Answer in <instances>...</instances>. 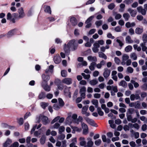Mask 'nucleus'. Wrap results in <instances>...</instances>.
Listing matches in <instances>:
<instances>
[{
  "instance_id": "18",
  "label": "nucleus",
  "mask_w": 147,
  "mask_h": 147,
  "mask_svg": "<svg viewBox=\"0 0 147 147\" xmlns=\"http://www.w3.org/2000/svg\"><path fill=\"white\" fill-rule=\"evenodd\" d=\"M88 105H86L84 106L82 109V114H85L87 111L88 109Z\"/></svg>"
},
{
  "instance_id": "53",
  "label": "nucleus",
  "mask_w": 147,
  "mask_h": 147,
  "mask_svg": "<svg viewBox=\"0 0 147 147\" xmlns=\"http://www.w3.org/2000/svg\"><path fill=\"white\" fill-rule=\"evenodd\" d=\"M29 127V125L28 123L26 122L25 123V129L26 130H28Z\"/></svg>"
},
{
  "instance_id": "59",
  "label": "nucleus",
  "mask_w": 147,
  "mask_h": 147,
  "mask_svg": "<svg viewBox=\"0 0 147 147\" xmlns=\"http://www.w3.org/2000/svg\"><path fill=\"white\" fill-rule=\"evenodd\" d=\"M137 19L139 21H142L143 19V17L142 15H138L137 16Z\"/></svg>"
},
{
  "instance_id": "50",
  "label": "nucleus",
  "mask_w": 147,
  "mask_h": 147,
  "mask_svg": "<svg viewBox=\"0 0 147 147\" xmlns=\"http://www.w3.org/2000/svg\"><path fill=\"white\" fill-rule=\"evenodd\" d=\"M127 71L129 73H131L133 72L134 69L131 67H129L127 68Z\"/></svg>"
},
{
  "instance_id": "28",
  "label": "nucleus",
  "mask_w": 147,
  "mask_h": 147,
  "mask_svg": "<svg viewBox=\"0 0 147 147\" xmlns=\"http://www.w3.org/2000/svg\"><path fill=\"white\" fill-rule=\"evenodd\" d=\"M96 63L93 62L91 63L90 65L89 66V68L90 69L91 71H93L94 69V66L96 65Z\"/></svg>"
},
{
  "instance_id": "61",
  "label": "nucleus",
  "mask_w": 147,
  "mask_h": 147,
  "mask_svg": "<svg viewBox=\"0 0 147 147\" xmlns=\"http://www.w3.org/2000/svg\"><path fill=\"white\" fill-rule=\"evenodd\" d=\"M18 141L20 143H24L25 142L26 140L24 138H20L19 139Z\"/></svg>"
},
{
  "instance_id": "8",
  "label": "nucleus",
  "mask_w": 147,
  "mask_h": 147,
  "mask_svg": "<svg viewBox=\"0 0 147 147\" xmlns=\"http://www.w3.org/2000/svg\"><path fill=\"white\" fill-rule=\"evenodd\" d=\"M17 30V29L16 28H14L10 30L8 32L7 34V37L9 38L11 37L15 34L16 31Z\"/></svg>"
},
{
  "instance_id": "36",
  "label": "nucleus",
  "mask_w": 147,
  "mask_h": 147,
  "mask_svg": "<svg viewBox=\"0 0 147 147\" xmlns=\"http://www.w3.org/2000/svg\"><path fill=\"white\" fill-rule=\"evenodd\" d=\"M81 74L85 79H88L90 77V75L89 74L86 75L84 73H82Z\"/></svg>"
},
{
  "instance_id": "29",
  "label": "nucleus",
  "mask_w": 147,
  "mask_h": 147,
  "mask_svg": "<svg viewBox=\"0 0 147 147\" xmlns=\"http://www.w3.org/2000/svg\"><path fill=\"white\" fill-rule=\"evenodd\" d=\"M98 82V81L96 79H93L90 80V84L92 85H96Z\"/></svg>"
},
{
  "instance_id": "23",
  "label": "nucleus",
  "mask_w": 147,
  "mask_h": 147,
  "mask_svg": "<svg viewBox=\"0 0 147 147\" xmlns=\"http://www.w3.org/2000/svg\"><path fill=\"white\" fill-rule=\"evenodd\" d=\"M48 103L45 102H42L40 103V105L41 107L44 109H46V108L48 105Z\"/></svg>"
},
{
  "instance_id": "26",
  "label": "nucleus",
  "mask_w": 147,
  "mask_h": 147,
  "mask_svg": "<svg viewBox=\"0 0 147 147\" xmlns=\"http://www.w3.org/2000/svg\"><path fill=\"white\" fill-rule=\"evenodd\" d=\"M97 111L98 115L100 116H102L103 115L104 113L103 111H102L101 108L100 107L98 108Z\"/></svg>"
},
{
  "instance_id": "60",
  "label": "nucleus",
  "mask_w": 147,
  "mask_h": 147,
  "mask_svg": "<svg viewBox=\"0 0 147 147\" xmlns=\"http://www.w3.org/2000/svg\"><path fill=\"white\" fill-rule=\"evenodd\" d=\"M147 126L146 124H144L142 126V129L143 131H145L147 129Z\"/></svg>"
},
{
  "instance_id": "31",
  "label": "nucleus",
  "mask_w": 147,
  "mask_h": 147,
  "mask_svg": "<svg viewBox=\"0 0 147 147\" xmlns=\"http://www.w3.org/2000/svg\"><path fill=\"white\" fill-rule=\"evenodd\" d=\"M94 18V16H91L88 18L86 21L85 23H91V22L93 20Z\"/></svg>"
},
{
  "instance_id": "42",
  "label": "nucleus",
  "mask_w": 147,
  "mask_h": 147,
  "mask_svg": "<svg viewBox=\"0 0 147 147\" xmlns=\"http://www.w3.org/2000/svg\"><path fill=\"white\" fill-rule=\"evenodd\" d=\"M115 5L113 3H111L108 6V8L109 9L112 10L115 7Z\"/></svg>"
},
{
  "instance_id": "24",
  "label": "nucleus",
  "mask_w": 147,
  "mask_h": 147,
  "mask_svg": "<svg viewBox=\"0 0 147 147\" xmlns=\"http://www.w3.org/2000/svg\"><path fill=\"white\" fill-rule=\"evenodd\" d=\"M125 40L127 42L129 43H131L133 42V40H131V37L129 36H126Z\"/></svg>"
},
{
  "instance_id": "12",
  "label": "nucleus",
  "mask_w": 147,
  "mask_h": 147,
  "mask_svg": "<svg viewBox=\"0 0 147 147\" xmlns=\"http://www.w3.org/2000/svg\"><path fill=\"white\" fill-rule=\"evenodd\" d=\"M53 60L54 62L55 63L59 64L61 62V59L59 55H56L54 56Z\"/></svg>"
},
{
  "instance_id": "41",
  "label": "nucleus",
  "mask_w": 147,
  "mask_h": 147,
  "mask_svg": "<svg viewBox=\"0 0 147 147\" xmlns=\"http://www.w3.org/2000/svg\"><path fill=\"white\" fill-rule=\"evenodd\" d=\"M90 140H89L87 143V146L89 147H92L93 144V142H92L91 139H90Z\"/></svg>"
},
{
  "instance_id": "9",
  "label": "nucleus",
  "mask_w": 147,
  "mask_h": 147,
  "mask_svg": "<svg viewBox=\"0 0 147 147\" xmlns=\"http://www.w3.org/2000/svg\"><path fill=\"white\" fill-rule=\"evenodd\" d=\"M42 120L43 124L46 125L50 122V121L48 120V117L45 116L43 115L42 118Z\"/></svg>"
},
{
  "instance_id": "62",
  "label": "nucleus",
  "mask_w": 147,
  "mask_h": 147,
  "mask_svg": "<svg viewBox=\"0 0 147 147\" xmlns=\"http://www.w3.org/2000/svg\"><path fill=\"white\" fill-rule=\"evenodd\" d=\"M12 16L10 13H8L7 15V20H10L11 19Z\"/></svg>"
},
{
  "instance_id": "14",
  "label": "nucleus",
  "mask_w": 147,
  "mask_h": 147,
  "mask_svg": "<svg viewBox=\"0 0 147 147\" xmlns=\"http://www.w3.org/2000/svg\"><path fill=\"white\" fill-rule=\"evenodd\" d=\"M128 11L130 12L131 16L133 17H135L137 13L136 10H132L130 8L128 9Z\"/></svg>"
},
{
  "instance_id": "4",
  "label": "nucleus",
  "mask_w": 147,
  "mask_h": 147,
  "mask_svg": "<svg viewBox=\"0 0 147 147\" xmlns=\"http://www.w3.org/2000/svg\"><path fill=\"white\" fill-rule=\"evenodd\" d=\"M70 22L73 26H76L78 24V21L76 18L72 16L70 17Z\"/></svg>"
},
{
  "instance_id": "7",
  "label": "nucleus",
  "mask_w": 147,
  "mask_h": 147,
  "mask_svg": "<svg viewBox=\"0 0 147 147\" xmlns=\"http://www.w3.org/2000/svg\"><path fill=\"white\" fill-rule=\"evenodd\" d=\"M111 73V70L108 69L107 68H105L104 69V71L103 73V76L105 78L109 77Z\"/></svg>"
},
{
  "instance_id": "17",
  "label": "nucleus",
  "mask_w": 147,
  "mask_h": 147,
  "mask_svg": "<svg viewBox=\"0 0 147 147\" xmlns=\"http://www.w3.org/2000/svg\"><path fill=\"white\" fill-rule=\"evenodd\" d=\"M46 97L45 93L43 92H41L38 95V97L39 99H41L45 98Z\"/></svg>"
},
{
  "instance_id": "54",
  "label": "nucleus",
  "mask_w": 147,
  "mask_h": 147,
  "mask_svg": "<svg viewBox=\"0 0 147 147\" xmlns=\"http://www.w3.org/2000/svg\"><path fill=\"white\" fill-rule=\"evenodd\" d=\"M133 0H125L123 2L127 4H129L133 2Z\"/></svg>"
},
{
  "instance_id": "27",
  "label": "nucleus",
  "mask_w": 147,
  "mask_h": 147,
  "mask_svg": "<svg viewBox=\"0 0 147 147\" xmlns=\"http://www.w3.org/2000/svg\"><path fill=\"white\" fill-rule=\"evenodd\" d=\"M61 74L62 77H66L67 76V71L65 70H61Z\"/></svg>"
},
{
  "instance_id": "30",
  "label": "nucleus",
  "mask_w": 147,
  "mask_h": 147,
  "mask_svg": "<svg viewBox=\"0 0 147 147\" xmlns=\"http://www.w3.org/2000/svg\"><path fill=\"white\" fill-rule=\"evenodd\" d=\"M142 40L144 43H146L147 42V34H145L142 36Z\"/></svg>"
},
{
  "instance_id": "39",
  "label": "nucleus",
  "mask_w": 147,
  "mask_h": 147,
  "mask_svg": "<svg viewBox=\"0 0 147 147\" xmlns=\"http://www.w3.org/2000/svg\"><path fill=\"white\" fill-rule=\"evenodd\" d=\"M81 125L83 129H88L87 125L84 122H82Z\"/></svg>"
},
{
  "instance_id": "25",
  "label": "nucleus",
  "mask_w": 147,
  "mask_h": 147,
  "mask_svg": "<svg viewBox=\"0 0 147 147\" xmlns=\"http://www.w3.org/2000/svg\"><path fill=\"white\" fill-rule=\"evenodd\" d=\"M58 102L60 107H62L64 105L65 103L62 98H59Z\"/></svg>"
},
{
  "instance_id": "55",
  "label": "nucleus",
  "mask_w": 147,
  "mask_h": 147,
  "mask_svg": "<svg viewBox=\"0 0 147 147\" xmlns=\"http://www.w3.org/2000/svg\"><path fill=\"white\" fill-rule=\"evenodd\" d=\"M126 116L127 117V120L129 121H131L132 119V117L131 115H127V114Z\"/></svg>"
},
{
  "instance_id": "2",
  "label": "nucleus",
  "mask_w": 147,
  "mask_h": 147,
  "mask_svg": "<svg viewBox=\"0 0 147 147\" xmlns=\"http://www.w3.org/2000/svg\"><path fill=\"white\" fill-rule=\"evenodd\" d=\"M42 79L41 84H48V82L49 80L50 77L49 75H46L43 74L42 75Z\"/></svg>"
},
{
  "instance_id": "40",
  "label": "nucleus",
  "mask_w": 147,
  "mask_h": 147,
  "mask_svg": "<svg viewBox=\"0 0 147 147\" xmlns=\"http://www.w3.org/2000/svg\"><path fill=\"white\" fill-rule=\"evenodd\" d=\"M65 137V135L61 134L58 137L57 139L59 140H63L64 139Z\"/></svg>"
},
{
  "instance_id": "46",
  "label": "nucleus",
  "mask_w": 147,
  "mask_h": 147,
  "mask_svg": "<svg viewBox=\"0 0 147 147\" xmlns=\"http://www.w3.org/2000/svg\"><path fill=\"white\" fill-rule=\"evenodd\" d=\"M131 82L132 83H134V86L135 88H136L139 86V84L137 82H135V81L131 80Z\"/></svg>"
},
{
  "instance_id": "5",
  "label": "nucleus",
  "mask_w": 147,
  "mask_h": 147,
  "mask_svg": "<svg viewBox=\"0 0 147 147\" xmlns=\"http://www.w3.org/2000/svg\"><path fill=\"white\" fill-rule=\"evenodd\" d=\"M72 41L73 42L72 43V44H70L69 45L70 46V47H72L71 48L72 51H74L77 49L78 45L77 43H75L76 40L75 39L71 40L69 41Z\"/></svg>"
},
{
  "instance_id": "34",
  "label": "nucleus",
  "mask_w": 147,
  "mask_h": 147,
  "mask_svg": "<svg viewBox=\"0 0 147 147\" xmlns=\"http://www.w3.org/2000/svg\"><path fill=\"white\" fill-rule=\"evenodd\" d=\"M102 23V20H100L97 21L96 22L95 24L96 26L97 27H98L99 26H100Z\"/></svg>"
},
{
  "instance_id": "19",
  "label": "nucleus",
  "mask_w": 147,
  "mask_h": 147,
  "mask_svg": "<svg viewBox=\"0 0 147 147\" xmlns=\"http://www.w3.org/2000/svg\"><path fill=\"white\" fill-rule=\"evenodd\" d=\"M46 139V136H42L40 139V144L43 145L44 144L45 142Z\"/></svg>"
},
{
  "instance_id": "16",
  "label": "nucleus",
  "mask_w": 147,
  "mask_h": 147,
  "mask_svg": "<svg viewBox=\"0 0 147 147\" xmlns=\"http://www.w3.org/2000/svg\"><path fill=\"white\" fill-rule=\"evenodd\" d=\"M143 31V28L137 27L135 29V33L138 34H141Z\"/></svg>"
},
{
  "instance_id": "33",
  "label": "nucleus",
  "mask_w": 147,
  "mask_h": 147,
  "mask_svg": "<svg viewBox=\"0 0 147 147\" xmlns=\"http://www.w3.org/2000/svg\"><path fill=\"white\" fill-rule=\"evenodd\" d=\"M132 49V46L131 45H128L125 48V50L126 52H128L131 51Z\"/></svg>"
},
{
  "instance_id": "22",
  "label": "nucleus",
  "mask_w": 147,
  "mask_h": 147,
  "mask_svg": "<svg viewBox=\"0 0 147 147\" xmlns=\"http://www.w3.org/2000/svg\"><path fill=\"white\" fill-rule=\"evenodd\" d=\"M123 16L126 21H128L130 17V15L127 13H124L123 15Z\"/></svg>"
},
{
  "instance_id": "15",
  "label": "nucleus",
  "mask_w": 147,
  "mask_h": 147,
  "mask_svg": "<svg viewBox=\"0 0 147 147\" xmlns=\"http://www.w3.org/2000/svg\"><path fill=\"white\" fill-rule=\"evenodd\" d=\"M12 142V141L9 138H7L5 143L3 144V147H7V146L10 144Z\"/></svg>"
},
{
  "instance_id": "56",
  "label": "nucleus",
  "mask_w": 147,
  "mask_h": 147,
  "mask_svg": "<svg viewBox=\"0 0 147 147\" xmlns=\"http://www.w3.org/2000/svg\"><path fill=\"white\" fill-rule=\"evenodd\" d=\"M115 123L116 124L119 125L121 123V120L119 119H117L115 120Z\"/></svg>"
},
{
  "instance_id": "47",
  "label": "nucleus",
  "mask_w": 147,
  "mask_h": 147,
  "mask_svg": "<svg viewBox=\"0 0 147 147\" xmlns=\"http://www.w3.org/2000/svg\"><path fill=\"white\" fill-rule=\"evenodd\" d=\"M101 142V140L100 139H98L95 141V144L96 146H99Z\"/></svg>"
},
{
  "instance_id": "37",
  "label": "nucleus",
  "mask_w": 147,
  "mask_h": 147,
  "mask_svg": "<svg viewBox=\"0 0 147 147\" xmlns=\"http://www.w3.org/2000/svg\"><path fill=\"white\" fill-rule=\"evenodd\" d=\"M146 43H142L140 45L142 47V49L143 51H144L147 49V47L145 46Z\"/></svg>"
},
{
  "instance_id": "21",
  "label": "nucleus",
  "mask_w": 147,
  "mask_h": 147,
  "mask_svg": "<svg viewBox=\"0 0 147 147\" xmlns=\"http://www.w3.org/2000/svg\"><path fill=\"white\" fill-rule=\"evenodd\" d=\"M119 85L122 86L124 88H126L127 86V84L125 81L122 80L120 82Z\"/></svg>"
},
{
  "instance_id": "63",
  "label": "nucleus",
  "mask_w": 147,
  "mask_h": 147,
  "mask_svg": "<svg viewBox=\"0 0 147 147\" xmlns=\"http://www.w3.org/2000/svg\"><path fill=\"white\" fill-rule=\"evenodd\" d=\"M96 30V29H91L89 32V34H93L95 32Z\"/></svg>"
},
{
  "instance_id": "52",
  "label": "nucleus",
  "mask_w": 147,
  "mask_h": 147,
  "mask_svg": "<svg viewBox=\"0 0 147 147\" xmlns=\"http://www.w3.org/2000/svg\"><path fill=\"white\" fill-rule=\"evenodd\" d=\"M117 42L119 43V45L120 46L122 47L123 45L124 44L122 41L119 39H117L116 40Z\"/></svg>"
},
{
  "instance_id": "6",
  "label": "nucleus",
  "mask_w": 147,
  "mask_h": 147,
  "mask_svg": "<svg viewBox=\"0 0 147 147\" xmlns=\"http://www.w3.org/2000/svg\"><path fill=\"white\" fill-rule=\"evenodd\" d=\"M18 12L19 14L18 16L19 18H22L24 17L25 14L24 12L23 8L22 7H21L18 9Z\"/></svg>"
},
{
  "instance_id": "48",
  "label": "nucleus",
  "mask_w": 147,
  "mask_h": 147,
  "mask_svg": "<svg viewBox=\"0 0 147 147\" xmlns=\"http://www.w3.org/2000/svg\"><path fill=\"white\" fill-rule=\"evenodd\" d=\"M123 60L124 61H126L129 58V56L126 54H124L123 56Z\"/></svg>"
},
{
  "instance_id": "44",
  "label": "nucleus",
  "mask_w": 147,
  "mask_h": 147,
  "mask_svg": "<svg viewBox=\"0 0 147 147\" xmlns=\"http://www.w3.org/2000/svg\"><path fill=\"white\" fill-rule=\"evenodd\" d=\"M59 106H58L57 104H55L53 105V107L54 109L56 110H58L60 108Z\"/></svg>"
},
{
  "instance_id": "38",
  "label": "nucleus",
  "mask_w": 147,
  "mask_h": 147,
  "mask_svg": "<svg viewBox=\"0 0 147 147\" xmlns=\"http://www.w3.org/2000/svg\"><path fill=\"white\" fill-rule=\"evenodd\" d=\"M142 89L144 91L147 90V83H144L141 86Z\"/></svg>"
},
{
  "instance_id": "64",
  "label": "nucleus",
  "mask_w": 147,
  "mask_h": 147,
  "mask_svg": "<svg viewBox=\"0 0 147 147\" xmlns=\"http://www.w3.org/2000/svg\"><path fill=\"white\" fill-rule=\"evenodd\" d=\"M19 145L18 143L16 142H14L12 145L13 147H18Z\"/></svg>"
},
{
  "instance_id": "58",
  "label": "nucleus",
  "mask_w": 147,
  "mask_h": 147,
  "mask_svg": "<svg viewBox=\"0 0 147 147\" xmlns=\"http://www.w3.org/2000/svg\"><path fill=\"white\" fill-rule=\"evenodd\" d=\"M121 28L119 26H117L115 28V30L117 32H120L121 31Z\"/></svg>"
},
{
  "instance_id": "51",
  "label": "nucleus",
  "mask_w": 147,
  "mask_h": 147,
  "mask_svg": "<svg viewBox=\"0 0 147 147\" xmlns=\"http://www.w3.org/2000/svg\"><path fill=\"white\" fill-rule=\"evenodd\" d=\"M60 81L59 79H55L54 82L55 84L57 86L60 85Z\"/></svg>"
},
{
  "instance_id": "57",
  "label": "nucleus",
  "mask_w": 147,
  "mask_h": 147,
  "mask_svg": "<svg viewBox=\"0 0 147 147\" xmlns=\"http://www.w3.org/2000/svg\"><path fill=\"white\" fill-rule=\"evenodd\" d=\"M121 17V15L119 13L117 14L115 16V18L116 20H118Z\"/></svg>"
},
{
  "instance_id": "1",
  "label": "nucleus",
  "mask_w": 147,
  "mask_h": 147,
  "mask_svg": "<svg viewBox=\"0 0 147 147\" xmlns=\"http://www.w3.org/2000/svg\"><path fill=\"white\" fill-rule=\"evenodd\" d=\"M72 41H69L67 44V45L65 44V46L64 47V50L65 52V53L67 55H69L70 53V46L69 44H72L73 43Z\"/></svg>"
},
{
  "instance_id": "13",
  "label": "nucleus",
  "mask_w": 147,
  "mask_h": 147,
  "mask_svg": "<svg viewBox=\"0 0 147 147\" xmlns=\"http://www.w3.org/2000/svg\"><path fill=\"white\" fill-rule=\"evenodd\" d=\"M44 11L45 13H48L51 14V8L49 6L45 5L44 6Z\"/></svg>"
},
{
  "instance_id": "20",
  "label": "nucleus",
  "mask_w": 147,
  "mask_h": 147,
  "mask_svg": "<svg viewBox=\"0 0 147 147\" xmlns=\"http://www.w3.org/2000/svg\"><path fill=\"white\" fill-rule=\"evenodd\" d=\"M98 56L100 57L104 58L105 59H106L107 58L106 55L102 52H100L98 53Z\"/></svg>"
},
{
  "instance_id": "43",
  "label": "nucleus",
  "mask_w": 147,
  "mask_h": 147,
  "mask_svg": "<svg viewBox=\"0 0 147 147\" xmlns=\"http://www.w3.org/2000/svg\"><path fill=\"white\" fill-rule=\"evenodd\" d=\"M131 58H133L134 60H136L137 59V57L135 53H133L131 55Z\"/></svg>"
},
{
  "instance_id": "32",
  "label": "nucleus",
  "mask_w": 147,
  "mask_h": 147,
  "mask_svg": "<svg viewBox=\"0 0 147 147\" xmlns=\"http://www.w3.org/2000/svg\"><path fill=\"white\" fill-rule=\"evenodd\" d=\"M18 122L20 125H22L24 123V121L23 119L22 118H20V119H18Z\"/></svg>"
},
{
  "instance_id": "11",
  "label": "nucleus",
  "mask_w": 147,
  "mask_h": 147,
  "mask_svg": "<svg viewBox=\"0 0 147 147\" xmlns=\"http://www.w3.org/2000/svg\"><path fill=\"white\" fill-rule=\"evenodd\" d=\"M41 86L43 89L47 92H49L51 90V87L48 85V84H41Z\"/></svg>"
},
{
  "instance_id": "35",
  "label": "nucleus",
  "mask_w": 147,
  "mask_h": 147,
  "mask_svg": "<svg viewBox=\"0 0 147 147\" xmlns=\"http://www.w3.org/2000/svg\"><path fill=\"white\" fill-rule=\"evenodd\" d=\"M65 127L63 126L60 127L59 129V133L61 134L62 133L65 131Z\"/></svg>"
},
{
  "instance_id": "3",
  "label": "nucleus",
  "mask_w": 147,
  "mask_h": 147,
  "mask_svg": "<svg viewBox=\"0 0 147 147\" xmlns=\"http://www.w3.org/2000/svg\"><path fill=\"white\" fill-rule=\"evenodd\" d=\"M84 119L90 125L96 127L98 126V125L93 120L90 119L88 117H86Z\"/></svg>"
},
{
  "instance_id": "49",
  "label": "nucleus",
  "mask_w": 147,
  "mask_h": 147,
  "mask_svg": "<svg viewBox=\"0 0 147 147\" xmlns=\"http://www.w3.org/2000/svg\"><path fill=\"white\" fill-rule=\"evenodd\" d=\"M114 60L115 62L117 64H119L120 61L119 58L117 57H115L114 58Z\"/></svg>"
},
{
  "instance_id": "10",
  "label": "nucleus",
  "mask_w": 147,
  "mask_h": 147,
  "mask_svg": "<svg viewBox=\"0 0 147 147\" xmlns=\"http://www.w3.org/2000/svg\"><path fill=\"white\" fill-rule=\"evenodd\" d=\"M72 80L71 78H65L63 79L62 82L67 85H70L72 83Z\"/></svg>"
},
{
  "instance_id": "45",
  "label": "nucleus",
  "mask_w": 147,
  "mask_h": 147,
  "mask_svg": "<svg viewBox=\"0 0 147 147\" xmlns=\"http://www.w3.org/2000/svg\"><path fill=\"white\" fill-rule=\"evenodd\" d=\"M86 91V88L84 86H82L81 89H80L79 92L80 93L81 92H85Z\"/></svg>"
}]
</instances>
